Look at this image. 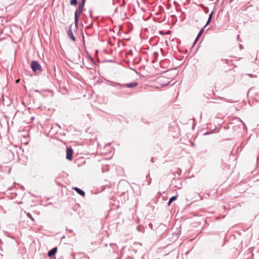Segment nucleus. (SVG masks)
Segmentation results:
<instances>
[{
	"mask_svg": "<svg viewBox=\"0 0 259 259\" xmlns=\"http://www.w3.org/2000/svg\"><path fill=\"white\" fill-rule=\"evenodd\" d=\"M84 5H85L84 4L79 2L78 4V6L75 11L74 23H75V27L76 29L78 28V24L79 17L83 12Z\"/></svg>",
	"mask_w": 259,
	"mask_h": 259,
	"instance_id": "f257e3e1",
	"label": "nucleus"
},
{
	"mask_svg": "<svg viewBox=\"0 0 259 259\" xmlns=\"http://www.w3.org/2000/svg\"><path fill=\"white\" fill-rule=\"evenodd\" d=\"M30 68L34 73H38L42 71V68L37 61L32 60L30 63Z\"/></svg>",
	"mask_w": 259,
	"mask_h": 259,
	"instance_id": "f03ea898",
	"label": "nucleus"
},
{
	"mask_svg": "<svg viewBox=\"0 0 259 259\" xmlns=\"http://www.w3.org/2000/svg\"><path fill=\"white\" fill-rule=\"evenodd\" d=\"M66 152V158L69 161L72 160L74 153L73 149L71 147H67Z\"/></svg>",
	"mask_w": 259,
	"mask_h": 259,
	"instance_id": "7ed1b4c3",
	"label": "nucleus"
},
{
	"mask_svg": "<svg viewBox=\"0 0 259 259\" xmlns=\"http://www.w3.org/2000/svg\"><path fill=\"white\" fill-rule=\"evenodd\" d=\"M171 185L178 189H181L182 187V183L181 180L175 178H174L171 181Z\"/></svg>",
	"mask_w": 259,
	"mask_h": 259,
	"instance_id": "20e7f679",
	"label": "nucleus"
},
{
	"mask_svg": "<svg viewBox=\"0 0 259 259\" xmlns=\"http://www.w3.org/2000/svg\"><path fill=\"white\" fill-rule=\"evenodd\" d=\"M138 85V83L137 81H133L131 83H123L122 84V89L124 88H134Z\"/></svg>",
	"mask_w": 259,
	"mask_h": 259,
	"instance_id": "39448f33",
	"label": "nucleus"
},
{
	"mask_svg": "<svg viewBox=\"0 0 259 259\" xmlns=\"http://www.w3.org/2000/svg\"><path fill=\"white\" fill-rule=\"evenodd\" d=\"M67 36L69 37L72 41H75L76 40V38L73 34V32L72 31L71 26H70L68 32Z\"/></svg>",
	"mask_w": 259,
	"mask_h": 259,
	"instance_id": "423d86ee",
	"label": "nucleus"
},
{
	"mask_svg": "<svg viewBox=\"0 0 259 259\" xmlns=\"http://www.w3.org/2000/svg\"><path fill=\"white\" fill-rule=\"evenodd\" d=\"M72 189L74 190L75 192H76L78 194H79L80 196L84 197L85 196V192L84 191L82 190L80 188L78 187H73L72 188Z\"/></svg>",
	"mask_w": 259,
	"mask_h": 259,
	"instance_id": "0eeeda50",
	"label": "nucleus"
},
{
	"mask_svg": "<svg viewBox=\"0 0 259 259\" xmlns=\"http://www.w3.org/2000/svg\"><path fill=\"white\" fill-rule=\"evenodd\" d=\"M57 248L56 247L53 248L48 251V255L49 257H52L57 253Z\"/></svg>",
	"mask_w": 259,
	"mask_h": 259,
	"instance_id": "6e6552de",
	"label": "nucleus"
},
{
	"mask_svg": "<svg viewBox=\"0 0 259 259\" xmlns=\"http://www.w3.org/2000/svg\"><path fill=\"white\" fill-rule=\"evenodd\" d=\"M110 85L112 87L117 88V89H120V90L122 89V86H121V85H122V84L120 83L113 82V81H110Z\"/></svg>",
	"mask_w": 259,
	"mask_h": 259,
	"instance_id": "1a4fd4ad",
	"label": "nucleus"
},
{
	"mask_svg": "<svg viewBox=\"0 0 259 259\" xmlns=\"http://www.w3.org/2000/svg\"><path fill=\"white\" fill-rule=\"evenodd\" d=\"M101 169L103 172L108 171L109 169V165L102 164Z\"/></svg>",
	"mask_w": 259,
	"mask_h": 259,
	"instance_id": "9d476101",
	"label": "nucleus"
},
{
	"mask_svg": "<svg viewBox=\"0 0 259 259\" xmlns=\"http://www.w3.org/2000/svg\"><path fill=\"white\" fill-rule=\"evenodd\" d=\"M177 199V196H176V195L172 196V197H171L168 201L167 205H170L171 204V203L174 201L176 200Z\"/></svg>",
	"mask_w": 259,
	"mask_h": 259,
	"instance_id": "9b49d317",
	"label": "nucleus"
},
{
	"mask_svg": "<svg viewBox=\"0 0 259 259\" xmlns=\"http://www.w3.org/2000/svg\"><path fill=\"white\" fill-rule=\"evenodd\" d=\"M204 29H205V28L203 27L200 29V30L199 31V32H198V33L197 35V36H198V38H200L201 37V36L204 32Z\"/></svg>",
	"mask_w": 259,
	"mask_h": 259,
	"instance_id": "f8f14e48",
	"label": "nucleus"
},
{
	"mask_svg": "<svg viewBox=\"0 0 259 259\" xmlns=\"http://www.w3.org/2000/svg\"><path fill=\"white\" fill-rule=\"evenodd\" d=\"M77 4V0H70V5L71 6H76Z\"/></svg>",
	"mask_w": 259,
	"mask_h": 259,
	"instance_id": "ddd939ff",
	"label": "nucleus"
},
{
	"mask_svg": "<svg viewBox=\"0 0 259 259\" xmlns=\"http://www.w3.org/2000/svg\"><path fill=\"white\" fill-rule=\"evenodd\" d=\"M27 216L29 218H30V219L32 221H33V222L34 221V218L32 217V215H31L30 213L28 212V213H27Z\"/></svg>",
	"mask_w": 259,
	"mask_h": 259,
	"instance_id": "4468645a",
	"label": "nucleus"
},
{
	"mask_svg": "<svg viewBox=\"0 0 259 259\" xmlns=\"http://www.w3.org/2000/svg\"><path fill=\"white\" fill-rule=\"evenodd\" d=\"M211 20H210L209 19H207V21L205 24V25H204V27L205 28L207 25H208L210 23V22H211Z\"/></svg>",
	"mask_w": 259,
	"mask_h": 259,
	"instance_id": "2eb2a0df",
	"label": "nucleus"
},
{
	"mask_svg": "<svg viewBox=\"0 0 259 259\" xmlns=\"http://www.w3.org/2000/svg\"><path fill=\"white\" fill-rule=\"evenodd\" d=\"M93 25V22L92 21V22H91V23L90 25H89L88 26H87L85 27V29H90V28L92 27Z\"/></svg>",
	"mask_w": 259,
	"mask_h": 259,
	"instance_id": "dca6fc26",
	"label": "nucleus"
},
{
	"mask_svg": "<svg viewBox=\"0 0 259 259\" xmlns=\"http://www.w3.org/2000/svg\"><path fill=\"white\" fill-rule=\"evenodd\" d=\"M204 12L206 14H207L209 12V9H208V8L206 7H204Z\"/></svg>",
	"mask_w": 259,
	"mask_h": 259,
	"instance_id": "f3484780",
	"label": "nucleus"
},
{
	"mask_svg": "<svg viewBox=\"0 0 259 259\" xmlns=\"http://www.w3.org/2000/svg\"><path fill=\"white\" fill-rule=\"evenodd\" d=\"M199 38H198V36H196V37L193 42V46H194L197 42V41H198Z\"/></svg>",
	"mask_w": 259,
	"mask_h": 259,
	"instance_id": "a211bd4d",
	"label": "nucleus"
},
{
	"mask_svg": "<svg viewBox=\"0 0 259 259\" xmlns=\"http://www.w3.org/2000/svg\"><path fill=\"white\" fill-rule=\"evenodd\" d=\"M89 57L90 58V60L94 63H95V61H94V59H93V58L90 55H89Z\"/></svg>",
	"mask_w": 259,
	"mask_h": 259,
	"instance_id": "6ab92c4d",
	"label": "nucleus"
},
{
	"mask_svg": "<svg viewBox=\"0 0 259 259\" xmlns=\"http://www.w3.org/2000/svg\"><path fill=\"white\" fill-rule=\"evenodd\" d=\"M89 14H90V17L92 18L93 17V11L92 9H91L90 11H89Z\"/></svg>",
	"mask_w": 259,
	"mask_h": 259,
	"instance_id": "aec40b11",
	"label": "nucleus"
},
{
	"mask_svg": "<svg viewBox=\"0 0 259 259\" xmlns=\"http://www.w3.org/2000/svg\"><path fill=\"white\" fill-rule=\"evenodd\" d=\"M104 62L113 63V62H114V61L113 60H106L104 61H103V62Z\"/></svg>",
	"mask_w": 259,
	"mask_h": 259,
	"instance_id": "412c9836",
	"label": "nucleus"
},
{
	"mask_svg": "<svg viewBox=\"0 0 259 259\" xmlns=\"http://www.w3.org/2000/svg\"><path fill=\"white\" fill-rule=\"evenodd\" d=\"M125 5V2L124 1L120 5V7H124Z\"/></svg>",
	"mask_w": 259,
	"mask_h": 259,
	"instance_id": "4be33fe9",
	"label": "nucleus"
},
{
	"mask_svg": "<svg viewBox=\"0 0 259 259\" xmlns=\"http://www.w3.org/2000/svg\"><path fill=\"white\" fill-rule=\"evenodd\" d=\"M212 16H213L212 15V14H210L209 15L208 18V19H209L210 20H211V19H212Z\"/></svg>",
	"mask_w": 259,
	"mask_h": 259,
	"instance_id": "5701e85b",
	"label": "nucleus"
},
{
	"mask_svg": "<svg viewBox=\"0 0 259 259\" xmlns=\"http://www.w3.org/2000/svg\"><path fill=\"white\" fill-rule=\"evenodd\" d=\"M237 119H238V120L241 122L242 123V124L245 126V123L241 120V119L240 118H237Z\"/></svg>",
	"mask_w": 259,
	"mask_h": 259,
	"instance_id": "b1692460",
	"label": "nucleus"
},
{
	"mask_svg": "<svg viewBox=\"0 0 259 259\" xmlns=\"http://www.w3.org/2000/svg\"><path fill=\"white\" fill-rule=\"evenodd\" d=\"M215 7H214V9L213 10V11L210 13V14H212V15L213 16V15L214 14V12H215Z\"/></svg>",
	"mask_w": 259,
	"mask_h": 259,
	"instance_id": "393cba45",
	"label": "nucleus"
},
{
	"mask_svg": "<svg viewBox=\"0 0 259 259\" xmlns=\"http://www.w3.org/2000/svg\"><path fill=\"white\" fill-rule=\"evenodd\" d=\"M130 69L134 71L136 73H138V72L133 68H132V67H130Z\"/></svg>",
	"mask_w": 259,
	"mask_h": 259,
	"instance_id": "a878e982",
	"label": "nucleus"
},
{
	"mask_svg": "<svg viewBox=\"0 0 259 259\" xmlns=\"http://www.w3.org/2000/svg\"><path fill=\"white\" fill-rule=\"evenodd\" d=\"M34 92L35 93H40V91L38 90H35Z\"/></svg>",
	"mask_w": 259,
	"mask_h": 259,
	"instance_id": "bb28decb",
	"label": "nucleus"
},
{
	"mask_svg": "<svg viewBox=\"0 0 259 259\" xmlns=\"http://www.w3.org/2000/svg\"><path fill=\"white\" fill-rule=\"evenodd\" d=\"M85 1L86 0H81V1L80 2V3H82L83 4H84L85 3Z\"/></svg>",
	"mask_w": 259,
	"mask_h": 259,
	"instance_id": "cd10ccee",
	"label": "nucleus"
},
{
	"mask_svg": "<svg viewBox=\"0 0 259 259\" xmlns=\"http://www.w3.org/2000/svg\"><path fill=\"white\" fill-rule=\"evenodd\" d=\"M210 133L208 132H207L206 133H205L203 135H207L208 134H209Z\"/></svg>",
	"mask_w": 259,
	"mask_h": 259,
	"instance_id": "c85d7f7f",
	"label": "nucleus"
},
{
	"mask_svg": "<svg viewBox=\"0 0 259 259\" xmlns=\"http://www.w3.org/2000/svg\"><path fill=\"white\" fill-rule=\"evenodd\" d=\"M151 182V179L150 178V180L148 181V184H149V185L150 184Z\"/></svg>",
	"mask_w": 259,
	"mask_h": 259,
	"instance_id": "c756f323",
	"label": "nucleus"
},
{
	"mask_svg": "<svg viewBox=\"0 0 259 259\" xmlns=\"http://www.w3.org/2000/svg\"><path fill=\"white\" fill-rule=\"evenodd\" d=\"M149 226L151 228H152V227H153V225H152V224L150 223V224H149Z\"/></svg>",
	"mask_w": 259,
	"mask_h": 259,
	"instance_id": "7c9ffc66",
	"label": "nucleus"
},
{
	"mask_svg": "<svg viewBox=\"0 0 259 259\" xmlns=\"http://www.w3.org/2000/svg\"><path fill=\"white\" fill-rule=\"evenodd\" d=\"M239 48H240V49H243V46H242V45H240L239 46Z\"/></svg>",
	"mask_w": 259,
	"mask_h": 259,
	"instance_id": "2f4dec72",
	"label": "nucleus"
},
{
	"mask_svg": "<svg viewBox=\"0 0 259 259\" xmlns=\"http://www.w3.org/2000/svg\"><path fill=\"white\" fill-rule=\"evenodd\" d=\"M81 159H82V161L81 162H85V161L82 158H81Z\"/></svg>",
	"mask_w": 259,
	"mask_h": 259,
	"instance_id": "473e14b6",
	"label": "nucleus"
},
{
	"mask_svg": "<svg viewBox=\"0 0 259 259\" xmlns=\"http://www.w3.org/2000/svg\"><path fill=\"white\" fill-rule=\"evenodd\" d=\"M221 99H224L227 102H229L227 99H225V98H221Z\"/></svg>",
	"mask_w": 259,
	"mask_h": 259,
	"instance_id": "72a5a7b5",
	"label": "nucleus"
},
{
	"mask_svg": "<svg viewBox=\"0 0 259 259\" xmlns=\"http://www.w3.org/2000/svg\"><path fill=\"white\" fill-rule=\"evenodd\" d=\"M82 39H83V42H84V36H83V35H82Z\"/></svg>",
	"mask_w": 259,
	"mask_h": 259,
	"instance_id": "f704fd0d",
	"label": "nucleus"
},
{
	"mask_svg": "<svg viewBox=\"0 0 259 259\" xmlns=\"http://www.w3.org/2000/svg\"><path fill=\"white\" fill-rule=\"evenodd\" d=\"M150 161H151V162H153V158H151V160H150Z\"/></svg>",
	"mask_w": 259,
	"mask_h": 259,
	"instance_id": "c9c22d12",
	"label": "nucleus"
},
{
	"mask_svg": "<svg viewBox=\"0 0 259 259\" xmlns=\"http://www.w3.org/2000/svg\"><path fill=\"white\" fill-rule=\"evenodd\" d=\"M103 159L105 160H108V159L106 158H103Z\"/></svg>",
	"mask_w": 259,
	"mask_h": 259,
	"instance_id": "e433bc0d",
	"label": "nucleus"
},
{
	"mask_svg": "<svg viewBox=\"0 0 259 259\" xmlns=\"http://www.w3.org/2000/svg\"><path fill=\"white\" fill-rule=\"evenodd\" d=\"M56 125L58 126L60 128H61L60 126L57 123Z\"/></svg>",
	"mask_w": 259,
	"mask_h": 259,
	"instance_id": "4c0bfd02",
	"label": "nucleus"
},
{
	"mask_svg": "<svg viewBox=\"0 0 259 259\" xmlns=\"http://www.w3.org/2000/svg\"><path fill=\"white\" fill-rule=\"evenodd\" d=\"M248 75H249L250 76H251V77H252V76H253V75H252V74H248Z\"/></svg>",
	"mask_w": 259,
	"mask_h": 259,
	"instance_id": "58836bf2",
	"label": "nucleus"
},
{
	"mask_svg": "<svg viewBox=\"0 0 259 259\" xmlns=\"http://www.w3.org/2000/svg\"><path fill=\"white\" fill-rule=\"evenodd\" d=\"M98 51L97 50L96 51V53L97 54V53H98Z\"/></svg>",
	"mask_w": 259,
	"mask_h": 259,
	"instance_id": "ea45409f",
	"label": "nucleus"
},
{
	"mask_svg": "<svg viewBox=\"0 0 259 259\" xmlns=\"http://www.w3.org/2000/svg\"><path fill=\"white\" fill-rule=\"evenodd\" d=\"M81 166V165H80V164H78V165H77V166H78V167H79V166Z\"/></svg>",
	"mask_w": 259,
	"mask_h": 259,
	"instance_id": "a19ab883",
	"label": "nucleus"
},
{
	"mask_svg": "<svg viewBox=\"0 0 259 259\" xmlns=\"http://www.w3.org/2000/svg\"><path fill=\"white\" fill-rule=\"evenodd\" d=\"M69 232H72V230H69Z\"/></svg>",
	"mask_w": 259,
	"mask_h": 259,
	"instance_id": "79ce46f5",
	"label": "nucleus"
},
{
	"mask_svg": "<svg viewBox=\"0 0 259 259\" xmlns=\"http://www.w3.org/2000/svg\"><path fill=\"white\" fill-rule=\"evenodd\" d=\"M256 162H258V158L257 159Z\"/></svg>",
	"mask_w": 259,
	"mask_h": 259,
	"instance_id": "37998d69",
	"label": "nucleus"
},
{
	"mask_svg": "<svg viewBox=\"0 0 259 259\" xmlns=\"http://www.w3.org/2000/svg\"><path fill=\"white\" fill-rule=\"evenodd\" d=\"M155 54H157L158 55V53L157 52H155L154 53Z\"/></svg>",
	"mask_w": 259,
	"mask_h": 259,
	"instance_id": "c03bdc74",
	"label": "nucleus"
},
{
	"mask_svg": "<svg viewBox=\"0 0 259 259\" xmlns=\"http://www.w3.org/2000/svg\"><path fill=\"white\" fill-rule=\"evenodd\" d=\"M52 131V128H51V130L50 131V132H51Z\"/></svg>",
	"mask_w": 259,
	"mask_h": 259,
	"instance_id": "a18cd8bd",
	"label": "nucleus"
},
{
	"mask_svg": "<svg viewBox=\"0 0 259 259\" xmlns=\"http://www.w3.org/2000/svg\"><path fill=\"white\" fill-rule=\"evenodd\" d=\"M18 82H19V80H17L16 81V82H17V83H18Z\"/></svg>",
	"mask_w": 259,
	"mask_h": 259,
	"instance_id": "49530a36",
	"label": "nucleus"
},
{
	"mask_svg": "<svg viewBox=\"0 0 259 259\" xmlns=\"http://www.w3.org/2000/svg\"><path fill=\"white\" fill-rule=\"evenodd\" d=\"M150 176V174H148V176H147V178Z\"/></svg>",
	"mask_w": 259,
	"mask_h": 259,
	"instance_id": "de8ad7c7",
	"label": "nucleus"
}]
</instances>
